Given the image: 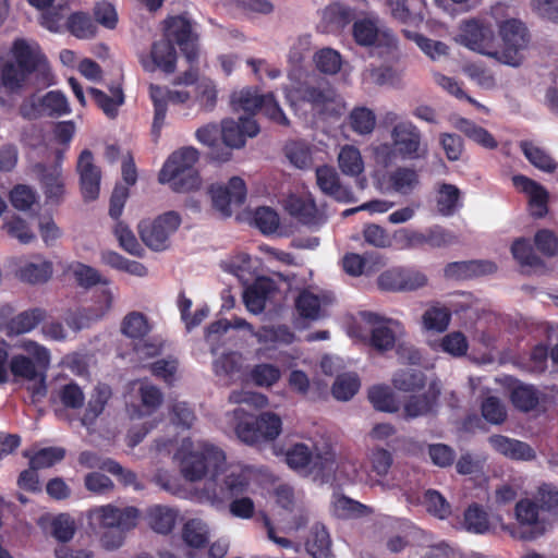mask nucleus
Here are the masks:
<instances>
[{
	"label": "nucleus",
	"instance_id": "nucleus-1",
	"mask_svg": "<svg viewBox=\"0 0 558 558\" xmlns=\"http://www.w3.org/2000/svg\"><path fill=\"white\" fill-rule=\"evenodd\" d=\"M225 462V453L208 444L181 459L180 471L185 480L196 482L210 474L198 493L201 501L219 505L245 492L248 485L247 475L239 466H226Z\"/></svg>",
	"mask_w": 558,
	"mask_h": 558
},
{
	"label": "nucleus",
	"instance_id": "nucleus-2",
	"mask_svg": "<svg viewBox=\"0 0 558 558\" xmlns=\"http://www.w3.org/2000/svg\"><path fill=\"white\" fill-rule=\"evenodd\" d=\"M12 53L14 59L0 58V89L7 94H20L33 72L41 76L44 84H48L49 66L36 43L16 39Z\"/></svg>",
	"mask_w": 558,
	"mask_h": 558
},
{
	"label": "nucleus",
	"instance_id": "nucleus-3",
	"mask_svg": "<svg viewBox=\"0 0 558 558\" xmlns=\"http://www.w3.org/2000/svg\"><path fill=\"white\" fill-rule=\"evenodd\" d=\"M504 7L498 4L493 8V15L499 19ZM502 48L497 50V61L506 65L518 68L524 60V51L530 44V34L526 26L517 19L497 21Z\"/></svg>",
	"mask_w": 558,
	"mask_h": 558
},
{
	"label": "nucleus",
	"instance_id": "nucleus-4",
	"mask_svg": "<svg viewBox=\"0 0 558 558\" xmlns=\"http://www.w3.org/2000/svg\"><path fill=\"white\" fill-rule=\"evenodd\" d=\"M198 160V151L193 147H184L174 151L163 165L159 181L171 183L173 191L185 193L201 186V179L193 168Z\"/></svg>",
	"mask_w": 558,
	"mask_h": 558
},
{
	"label": "nucleus",
	"instance_id": "nucleus-5",
	"mask_svg": "<svg viewBox=\"0 0 558 558\" xmlns=\"http://www.w3.org/2000/svg\"><path fill=\"white\" fill-rule=\"evenodd\" d=\"M28 356L19 354L14 355L10 362V369L16 377H22L28 380L40 378V385L34 389L35 395L44 396L46 387L43 384L45 373L50 364L49 351L35 341H23L20 345Z\"/></svg>",
	"mask_w": 558,
	"mask_h": 558
},
{
	"label": "nucleus",
	"instance_id": "nucleus-6",
	"mask_svg": "<svg viewBox=\"0 0 558 558\" xmlns=\"http://www.w3.org/2000/svg\"><path fill=\"white\" fill-rule=\"evenodd\" d=\"M286 463L303 476L320 478L322 482L333 472V460L329 456L314 454L311 447L305 444L291 446L284 456Z\"/></svg>",
	"mask_w": 558,
	"mask_h": 558
},
{
	"label": "nucleus",
	"instance_id": "nucleus-7",
	"mask_svg": "<svg viewBox=\"0 0 558 558\" xmlns=\"http://www.w3.org/2000/svg\"><path fill=\"white\" fill-rule=\"evenodd\" d=\"M392 145L402 159H425L428 145L418 128L411 121L398 122L390 131Z\"/></svg>",
	"mask_w": 558,
	"mask_h": 558
},
{
	"label": "nucleus",
	"instance_id": "nucleus-8",
	"mask_svg": "<svg viewBox=\"0 0 558 558\" xmlns=\"http://www.w3.org/2000/svg\"><path fill=\"white\" fill-rule=\"evenodd\" d=\"M70 112L66 97L59 90L48 92L44 96L36 94L25 98L19 107V113L26 120L41 117H60Z\"/></svg>",
	"mask_w": 558,
	"mask_h": 558
},
{
	"label": "nucleus",
	"instance_id": "nucleus-9",
	"mask_svg": "<svg viewBox=\"0 0 558 558\" xmlns=\"http://www.w3.org/2000/svg\"><path fill=\"white\" fill-rule=\"evenodd\" d=\"M181 217L175 211H168L154 221H142L138 232L142 241L154 251H163L169 246V238L177 231Z\"/></svg>",
	"mask_w": 558,
	"mask_h": 558
},
{
	"label": "nucleus",
	"instance_id": "nucleus-10",
	"mask_svg": "<svg viewBox=\"0 0 558 558\" xmlns=\"http://www.w3.org/2000/svg\"><path fill=\"white\" fill-rule=\"evenodd\" d=\"M287 97L292 93L303 101L310 102L316 109H326L329 105L340 106L341 99L336 89L325 78H316L302 85L290 84L286 86Z\"/></svg>",
	"mask_w": 558,
	"mask_h": 558
},
{
	"label": "nucleus",
	"instance_id": "nucleus-11",
	"mask_svg": "<svg viewBox=\"0 0 558 558\" xmlns=\"http://www.w3.org/2000/svg\"><path fill=\"white\" fill-rule=\"evenodd\" d=\"M460 43L471 50L497 60L495 33L490 26L476 21L465 22L461 27Z\"/></svg>",
	"mask_w": 558,
	"mask_h": 558
},
{
	"label": "nucleus",
	"instance_id": "nucleus-12",
	"mask_svg": "<svg viewBox=\"0 0 558 558\" xmlns=\"http://www.w3.org/2000/svg\"><path fill=\"white\" fill-rule=\"evenodd\" d=\"M213 206L223 217L232 215V207L241 206L246 198L244 181L239 177L230 179L227 186L211 185L209 189Z\"/></svg>",
	"mask_w": 558,
	"mask_h": 558
},
{
	"label": "nucleus",
	"instance_id": "nucleus-13",
	"mask_svg": "<svg viewBox=\"0 0 558 558\" xmlns=\"http://www.w3.org/2000/svg\"><path fill=\"white\" fill-rule=\"evenodd\" d=\"M353 36L361 46L396 47L395 34L379 24L377 17H364L354 22Z\"/></svg>",
	"mask_w": 558,
	"mask_h": 558
},
{
	"label": "nucleus",
	"instance_id": "nucleus-14",
	"mask_svg": "<svg viewBox=\"0 0 558 558\" xmlns=\"http://www.w3.org/2000/svg\"><path fill=\"white\" fill-rule=\"evenodd\" d=\"M138 60L146 72L151 73L159 69L166 74H171L175 71L177 51L170 40L161 38L153 43L148 53H140Z\"/></svg>",
	"mask_w": 558,
	"mask_h": 558
},
{
	"label": "nucleus",
	"instance_id": "nucleus-15",
	"mask_svg": "<svg viewBox=\"0 0 558 558\" xmlns=\"http://www.w3.org/2000/svg\"><path fill=\"white\" fill-rule=\"evenodd\" d=\"M113 300L114 295L110 289L102 290L97 304L69 314L65 318L66 325L75 332L88 328L110 312Z\"/></svg>",
	"mask_w": 558,
	"mask_h": 558
},
{
	"label": "nucleus",
	"instance_id": "nucleus-16",
	"mask_svg": "<svg viewBox=\"0 0 558 558\" xmlns=\"http://www.w3.org/2000/svg\"><path fill=\"white\" fill-rule=\"evenodd\" d=\"M165 39L175 41L189 61L196 56L197 35L193 32L192 22L185 15H177L166 21Z\"/></svg>",
	"mask_w": 558,
	"mask_h": 558
},
{
	"label": "nucleus",
	"instance_id": "nucleus-17",
	"mask_svg": "<svg viewBox=\"0 0 558 558\" xmlns=\"http://www.w3.org/2000/svg\"><path fill=\"white\" fill-rule=\"evenodd\" d=\"M76 172L80 177V185L85 202H92L98 198L100 191L101 171L94 162V155L89 149L81 151Z\"/></svg>",
	"mask_w": 558,
	"mask_h": 558
},
{
	"label": "nucleus",
	"instance_id": "nucleus-18",
	"mask_svg": "<svg viewBox=\"0 0 558 558\" xmlns=\"http://www.w3.org/2000/svg\"><path fill=\"white\" fill-rule=\"evenodd\" d=\"M138 512L133 507L118 508L112 505L101 506L89 511V519L100 527L133 529Z\"/></svg>",
	"mask_w": 558,
	"mask_h": 558
},
{
	"label": "nucleus",
	"instance_id": "nucleus-19",
	"mask_svg": "<svg viewBox=\"0 0 558 558\" xmlns=\"http://www.w3.org/2000/svg\"><path fill=\"white\" fill-rule=\"evenodd\" d=\"M361 317L369 325L371 347L379 352L391 350L396 342V335L388 325L399 326V323L373 312H362Z\"/></svg>",
	"mask_w": 558,
	"mask_h": 558
},
{
	"label": "nucleus",
	"instance_id": "nucleus-20",
	"mask_svg": "<svg viewBox=\"0 0 558 558\" xmlns=\"http://www.w3.org/2000/svg\"><path fill=\"white\" fill-rule=\"evenodd\" d=\"M33 174L40 182L46 201L49 204H60L64 195L62 169L59 165L48 167L37 162L32 167Z\"/></svg>",
	"mask_w": 558,
	"mask_h": 558
},
{
	"label": "nucleus",
	"instance_id": "nucleus-21",
	"mask_svg": "<svg viewBox=\"0 0 558 558\" xmlns=\"http://www.w3.org/2000/svg\"><path fill=\"white\" fill-rule=\"evenodd\" d=\"M220 133L227 146L240 148L246 137H255L259 133V126L251 117H240L238 121L226 119L221 123Z\"/></svg>",
	"mask_w": 558,
	"mask_h": 558
},
{
	"label": "nucleus",
	"instance_id": "nucleus-22",
	"mask_svg": "<svg viewBox=\"0 0 558 558\" xmlns=\"http://www.w3.org/2000/svg\"><path fill=\"white\" fill-rule=\"evenodd\" d=\"M149 89L155 107L153 133L158 136L165 122L168 101L172 104H184L190 99V93L185 90H169L156 85H150Z\"/></svg>",
	"mask_w": 558,
	"mask_h": 558
},
{
	"label": "nucleus",
	"instance_id": "nucleus-23",
	"mask_svg": "<svg viewBox=\"0 0 558 558\" xmlns=\"http://www.w3.org/2000/svg\"><path fill=\"white\" fill-rule=\"evenodd\" d=\"M537 505L529 499L521 500L515 506V517L521 524L519 537L525 541H532L545 532V526L538 519Z\"/></svg>",
	"mask_w": 558,
	"mask_h": 558
},
{
	"label": "nucleus",
	"instance_id": "nucleus-24",
	"mask_svg": "<svg viewBox=\"0 0 558 558\" xmlns=\"http://www.w3.org/2000/svg\"><path fill=\"white\" fill-rule=\"evenodd\" d=\"M513 184L521 189L529 197L530 214L534 218H543L548 213V192L537 182L524 177L514 175Z\"/></svg>",
	"mask_w": 558,
	"mask_h": 558
},
{
	"label": "nucleus",
	"instance_id": "nucleus-25",
	"mask_svg": "<svg viewBox=\"0 0 558 558\" xmlns=\"http://www.w3.org/2000/svg\"><path fill=\"white\" fill-rule=\"evenodd\" d=\"M286 209L306 226H319L325 220L324 215L319 213L311 196H290L287 199Z\"/></svg>",
	"mask_w": 558,
	"mask_h": 558
},
{
	"label": "nucleus",
	"instance_id": "nucleus-26",
	"mask_svg": "<svg viewBox=\"0 0 558 558\" xmlns=\"http://www.w3.org/2000/svg\"><path fill=\"white\" fill-rule=\"evenodd\" d=\"M497 270L495 263L490 260L453 262L446 266L445 277L456 280H464L494 274Z\"/></svg>",
	"mask_w": 558,
	"mask_h": 558
},
{
	"label": "nucleus",
	"instance_id": "nucleus-27",
	"mask_svg": "<svg viewBox=\"0 0 558 558\" xmlns=\"http://www.w3.org/2000/svg\"><path fill=\"white\" fill-rule=\"evenodd\" d=\"M488 441L497 452L512 460L530 461L536 457L530 445L517 439L494 435L489 437Z\"/></svg>",
	"mask_w": 558,
	"mask_h": 558
},
{
	"label": "nucleus",
	"instance_id": "nucleus-28",
	"mask_svg": "<svg viewBox=\"0 0 558 558\" xmlns=\"http://www.w3.org/2000/svg\"><path fill=\"white\" fill-rule=\"evenodd\" d=\"M274 290V282L270 279L265 277L257 278L243 292V301L246 308L253 314L262 313L265 310L266 300Z\"/></svg>",
	"mask_w": 558,
	"mask_h": 558
},
{
	"label": "nucleus",
	"instance_id": "nucleus-29",
	"mask_svg": "<svg viewBox=\"0 0 558 558\" xmlns=\"http://www.w3.org/2000/svg\"><path fill=\"white\" fill-rule=\"evenodd\" d=\"M316 180L319 189L339 202H351L352 193L339 182V177L335 169L324 166L316 170Z\"/></svg>",
	"mask_w": 558,
	"mask_h": 558
},
{
	"label": "nucleus",
	"instance_id": "nucleus-30",
	"mask_svg": "<svg viewBox=\"0 0 558 558\" xmlns=\"http://www.w3.org/2000/svg\"><path fill=\"white\" fill-rule=\"evenodd\" d=\"M47 318L46 310L33 307L19 313L8 323V335L31 332Z\"/></svg>",
	"mask_w": 558,
	"mask_h": 558
},
{
	"label": "nucleus",
	"instance_id": "nucleus-31",
	"mask_svg": "<svg viewBox=\"0 0 558 558\" xmlns=\"http://www.w3.org/2000/svg\"><path fill=\"white\" fill-rule=\"evenodd\" d=\"M305 545L313 558H335L329 533L320 523L312 526Z\"/></svg>",
	"mask_w": 558,
	"mask_h": 558
},
{
	"label": "nucleus",
	"instance_id": "nucleus-32",
	"mask_svg": "<svg viewBox=\"0 0 558 558\" xmlns=\"http://www.w3.org/2000/svg\"><path fill=\"white\" fill-rule=\"evenodd\" d=\"M420 0H386L390 15L402 24H417L423 21L418 11Z\"/></svg>",
	"mask_w": 558,
	"mask_h": 558
},
{
	"label": "nucleus",
	"instance_id": "nucleus-33",
	"mask_svg": "<svg viewBox=\"0 0 558 558\" xmlns=\"http://www.w3.org/2000/svg\"><path fill=\"white\" fill-rule=\"evenodd\" d=\"M151 330L149 320L142 312L128 313L121 320L120 331L132 340H143Z\"/></svg>",
	"mask_w": 558,
	"mask_h": 558
},
{
	"label": "nucleus",
	"instance_id": "nucleus-34",
	"mask_svg": "<svg viewBox=\"0 0 558 558\" xmlns=\"http://www.w3.org/2000/svg\"><path fill=\"white\" fill-rule=\"evenodd\" d=\"M111 396V390L106 385H98L94 393L90 396L87 407L83 416L81 417V423L83 426L89 428L93 426L97 420V417L104 412L105 407Z\"/></svg>",
	"mask_w": 558,
	"mask_h": 558
},
{
	"label": "nucleus",
	"instance_id": "nucleus-35",
	"mask_svg": "<svg viewBox=\"0 0 558 558\" xmlns=\"http://www.w3.org/2000/svg\"><path fill=\"white\" fill-rule=\"evenodd\" d=\"M88 93L95 100L96 105L110 119H114L118 114V108L124 102L123 90L120 86L110 88V95L97 88H89Z\"/></svg>",
	"mask_w": 558,
	"mask_h": 558
},
{
	"label": "nucleus",
	"instance_id": "nucleus-36",
	"mask_svg": "<svg viewBox=\"0 0 558 558\" xmlns=\"http://www.w3.org/2000/svg\"><path fill=\"white\" fill-rule=\"evenodd\" d=\"M389 184L401 195H410L420 185V175L412 167H398L389 174Z\"/></svg>",
	"mask_w": 558,
	"mask_h": 558
},
{
	"label": "nucleus",
	"instance_id": "nucleus-37",
	"mask_svg": "<svg viewBox=\"0 0 558 558\" xmlns=\"http://www.w3.org/2000/svg\"><path fill=\"white\" fill-rule=\"evenodd\" d=\"M331 511L340 519H359L372 513L367 506L343 495L333 496Z\"/></svg>",
	"mask_w": 558,
	"mask_h": 558
},
{
	"label": "nucleus",
	"instance_id": "nucleus-38",
	"mask_svg": "<svg viewBox=\"0 0 558 558\" xmlns=\"http://www.w3.org/2000/svg\"><path fill=\"white\" fill-rule=\"evenodd\" d=\"M453 125L468 138L487 149H494L498 146V143L493 135L486 129L475 124L473 121L459 118L454 121Z\"/></svg>",
	"mask_w": 558,
	"mask_h": 558
},
{
	"label": "nucleus",
	"instance_id": "nucleus-39",
	"mask_svg": "<svg viewBox=\"0 0 558 558\" xmlns=\"http://www.w3.org/2000/svg\"><path fill=\"white\" fill-rule=\"evenodd\" d=\"M148 523L159 534H168L172 531L177 520V512L166 506L156 505L148 509Z\"/></svg>",
	"mask_w": 558,
	"mask_h": 558
},
{
	"label": "nucleus",
	"instance_id": "nucleus-40",
	"mask_svg": "<svg viewBox=\"0 0 558 558\" xmlns=\"http://www.w3.org/2000/svg\"><path fill=\"white\" fill-rule=\"evenodd\" d=\"M338 165L345 175L357 177L364 171V161L359 148L344 145L338 154Z\"/></svg>",
	"mask_w": 558,
	"mask_h": 558
},
{
	"label": "nucleus",
	"instance_id": "nucleus-41",
	"mask_svg": "<svg viewBox=\"0 0 558 558\" xmlns=\"http://www.w3.org/2000/svg\"><path fill=\"white\" fill-rule=\"evenodd\" d=\"M51 276V265L48 262L25 263L16 270L19 280L29 284L46 282Z\"/></svg>",
	"mask_w": 558,
	"mask_h": 558
},
{
	"label": "nucleus",
	"instance_id": "nucleus-42",
	"mask_svg": "<svg viewBox=\"0 0 558 558\" xmlns=\"http://www.w3.org/2000/svg\"><path fill=\"white\" fill-rule=\"evenodd\" d=\"M298 313L307 319L317 320L325 316L323 301L320 298L310 291H302L296 301Z\"/></svg>",
	"mask_w": 558,
	"mask_h": 558
},
{
	"label": "nucleus",
	"instance_id": "nucleus-43",
	"mask_svg": "<svg viewBox=\"0 0 558 558\" xmlns=\"http://www.w3.org/2000/svg\"><path fill=\"white\" fill-rule=\"evenodd\" d=\"M426 383L422 371L408 368L400 369L392 377V385L396 389L404 392L421 390Z\"/></svg>",
	"mask_w": 558,
	"mask_h": 558
},
{
	"label": "nucleus",
	"instance_id": "nucleus-44",
	"mask_svg": "<svg viewBox=\"0 0 558 558\" xmlns=\"http://www.w3.org/2000/svg\"><path fill=\"white\" fill-rule=\"evenodd\" d=\"M265 100V95H259L257 90L252 88H244L240 92L232 94L231 102L235 111H244L247 113H255L262 110Z\"/></svg>",
	"mask_w": 558,
	"mask_h": 558
},
{
	"label": "nucleus",
	"instance_id": "nucleus-45",
	"mask_svg": "<svg viewBox=\"0 0 558 558\" xmlns=\"http://www.w3.org/2000/svg\"><path fill=\"white\" fill-rule=\"evenodd\" d=\"M520 148L522 149L526 159L536 168L546 171L553 172L557 165L554 159L542 148L535 146L532 142L522 141L520 143Z\"/></svg>",
	"mask_w": 558,
	"mask_h": 558
},
{
	"label": "nucleus",
	"instance_id": "nucleus-46",
	"mask_svg": "<svg viewBox=\"0 0 558 558\" xmlns=\"http://www.w3.org/2000/svg\"><path fill=\"white\" fill-rule=\"evenodd\" d=\"M463 525L466 531L475 534L487 533L490 527L486 511L476 504L465 510Z\"/></svg>",
	"mask_w": 558,
	"mask_h": 558
},
{
	"label": "nucleus",
	"instance_id": "nucleus-47",
	"mask_svg": "<svg viewBox=\"0 0 558 558\" xmlns=\"http://www.w3.org/2000/svg\"><path fill=\"white\" fill-rule=\"evenodd\" d=\"M460 190L452 184L442 183L437 195V210L442 216H451L458 208Z\"/></svg>",
	"mask_w": 558,
	"mask_h": 558
},
{
	"label": "nucleus",
	"instance_id": "nucleus-48",
	"mask_svg": "<svg viewBox=\"0 0 558 558\" xmlns=\"http://www.w3.org/2000/svg\"><path fill=\"white\" fill-rule=\"evenodd\" d=\"M513 257L523 266L532 268L543 269L545 267L544 262L537 256L525 239H518L511 246Z\"/></svg>",
	"mask_w": 558,
	"mask_h": 558
},
{
	"label": "nucleus",
	"instance_id": "nucleus-49",
	"mask_svg": "<svg viewBox=\"0 0 558 558\" xmlns=\"http://www.w3.org/2000/svg\"><path fill=\"white\" fill-rule=\"evenodd\" d=\"M539 400L538 391L531 385H518L511 391V401L513 405L523 411L533 410Z\"/></svg>",
	"mask_w": 558,
	"mask_h": 558
},
{
	"label": "nucleus",
	"instance_id": "nucleus-50",
	"mask_svg": "<svg viewBox=\"0 0 558 558\" xmlns=\"http://www.w3.org/2000/svg\"><path fill=\"white\" fill-rule=\"evenodd\" d=\"M68 29L80 39H88L95 36L97 26L92 17L85 13L72 14L66 22Z\"/></svg>",
	"mask_w": 558,
	"mask_h": 558
},
{
	"label": "nucleus",
	"instance_id": "nucleus-51",
	"mask_svg": "<svg viewBox=\"0 0 558 558\" xmlns=\"http://www.w3.org/2000/svg\"><path fill=\"white\" fill-rule=\"evenodd\" d=\"M350 125L357 134H371L376 125L375 113L366 107H356L350 113Z\"/></svg>",
	"mask_w": 558,
	"mask_h": 558
},
{
	"label": "nucleus",
	"instance_id": "nucleus-52",
	"mask_svg": "<svg viewBox=\"0 0 558 558\" xmlns=\"http://www.w3.org/2000/svg\"><path fill=\"white\" fill-rule=\"evenodd\" d=\"M182 537L191 547H203L208 541V527L202 520H190L183 527Z\"/></svg>",
	"mask_w": 558,
	"mask_h": 558
},
{
	"label": "nucleus",
	"instance_id": "nucleus-53",
	"mask_svg": "<svg viewBox=\"0 0 558 558\" xmlns=\"http://www.w3.org/2000/svg\"><path fill=\"white\" fill-rule=\"evenodd\" d=\"M72 274L77 284L84 289H90L96 284H108L109 281L100 272L85 264L77 263L72 267Z\"/></svg>",
	"mask_w": 558,
	"mask_h": 558
},
{
	"label": "nucleus",
	"instance_id": "nucleus-54",
	"mask_svg": "<svg viewBox=\"0 0 558 558\" xmlns=\"http://www.w3.org/2000/svg\"><path fill=\"white\" fill-rule=\"evenodd\" d=\"M113 233L119 241L120 246L131 255L141 257L144 253L143 247L137 242L134 233L123 221H118L113 228Z\"/></svg>",
	"mask_w": 558,
	"mask_h": 558
},
{
	"label": "nucleus",
	"instance_id": "nucleus-55",
	"mask_svg": "<svg viewBox=\"0 0 558 558\" xmlns=\"http://www.w3.org/2000/svg\"><path fill=\"white\" fill-rule=\"evenodd\" d=\"M360 381L354 374H343L337 377L332 385V395L337 400L348 401L359 390Z\"/></svg>",
	"mask_w": 558,
	"mask_h": 558
},
{
	"label": "nucleus",
	"instance_id": "nucleus-56",
	"mask_svg": "<svg viewBox=\"0 0 558 558\" xmlns=\"http://www.w3.org/2000/svg\"><path fill=\"white\" fill-rule=\"evenodd\" d=\"M368 398L376 410L383 412H397L399 407L393 393L388 387L376 386L369 389Z\"/></svg>",
	"mask_w": 558,
	"mask_h": 558
},
{
	"label": "nucleus",
	"instance_id": "nucleus-57",
	"mask_svg": "<svg viewBox=\"0 0 558 558\" xmlns=\"http://www.w3.org/2000/svg\"><path fill=\"white\" fill-rule=\"evenodd\" d=\"M451 314L448 308L433 306L423 314V325L428 330L441 332L447 329Z\"/></svg>",
	"mask_w": 558,
	"mask_h": 558
},
{
	"label": "nucleus",
	"instance_id": "nucleus-58",
	"mask_svg": "<svg viewBox=\"0 0 558 558\" xmlns=\"http://www.w3.org/2000/svg\"><path fill=\"white\" fill-rule=\"evenodd\" d=\"M284 155L289 161L299 169L307 168L311 165V153L306 143L292 141L286 144Z\"/></svg>",
	"mask_w": 558,
	"mask_h": 558
},
{
	"label": "nucleus",
	"instance_id": "nucleus-59",
	"mask_svg": "<svg viewBox=\"0 0 558 558\" xmlns=\"http://www.w3.org/2000/svg\"><path fill=\"white\" fill-rule=\"evenodd\" d=\"M316 68L326 74H336L341 69V56L331 48H323L314 56Z\"/></svg>",
	"mask_w": 558,
	"mask_h": 558
},
{
	"label": "nucleus",
	"instance_id": "nucleus-60",
	"mask_svg": "<svg viewBox=\"0 0 558 558\" xmlns=\"http://www.w3.org/2000/svg\"><path fill=\"white\" fill-rule=\"evenodd\" d=\"M257 421L262 440H274L280 435L282 422L277 414L263 412L257 416Z\"/></svg>",
	"mask_w": 558,
	"mask_h": 558
},
{
	"label": "nucleus",
	"instance_id": "nucleus-61",
	"mask_svg": "<svg viewBox=\"0 0 558 558\" xmlns=\"http://www.w3.org/2000/svg\"><path fill=\"white\" fill-rule=\"evenodd\" d=\"M2 229L16 239L22 244H29L36 239V235L29 230L27 223L20 217H12L4 221Z\"/></svg>",
	"mask_w": 558,
	"mask_h": 558
},
{
	"label": "nucleus",
	"instance_id": "nucleus-62",
	"mask_svg": "<svg viewBox=\"0 0 558 558\" xmlns=\"http://www.w3.org/2000/svg\"><path fill=\"white\" fill-rule=\"evenodd\" d=\"M58 397L62 405L66 409H81L85 403V395L82 388L75 383L62 386L58 392Z\"/></svg>",
	"mask_w": 558,
	"mask_h": 558
},
{
	"label": "nucleus",
	"instance_id": "nucleus-63",
	"mask_svg": "<svg viewBox=\"0 0 558 558\" xmlns=\"http://www.w3.org/2000/svg\"><path fill=\"white\" fill-rule=\"evenodd\" d=\"M10 199L14 208L25 211L37 203V193L33 187L20 184L11 191Z\"/></svg>",
	"mask_w": 558,
	"mask_h": 558
},
{
	"label": "nucleus",
	"instance_id": "nucleus-64",
	"mask_svg": "<svg viewBox=\"0 0 558 558\" xmlns=\"http://www.w3.org/2000/svg\"><path fill=\"white\" fill-rule=\"evenodd\" d=\"M482 415L492 424H501L507 417L506 407L500 399L489 396L482 402Z\"/></svg>",
	"mask_w": 558,
	"mask_h": 558
}]
</instances>
